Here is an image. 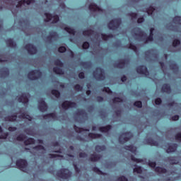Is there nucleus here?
I'll return each mask as SVG.
<instances>
[{"instance_id": "nucleus-1", "label": "nucleus", "mask_w": 181, "mask_h": 181, "mask_svg": "<svg viewBox=\"0 0 181 181\" xmlns=\"http://www.w3.org/2000/svg\"><path fill=\"white\" fill-rule=\"evenodd\" d=\"M135 33L134 35L140 37L142 40V42L144 43H149V42H153V37L148 35L146 37V33L142 30L141 28L136 27L134 28Z\"/></svg>"}, {"instance_id": "nucleus-2", "label": "nucleus", "mask_w": 181, "mask_h": 181, "mask_svg": "<svg viewBox=\"0 0 181 181\" xmlns=\"http://www.w3.org/2000/svg\"><path fill=\"white\" fill-rule=\"evenodd\" d=\"M93 76L98 81L105 80V71L100 66L96 67L95 71L93 72Z\"/></svg>"}, {"instance_id": "nucleus-3", "label": "nucleus", "mask_w": 181, "mask_h": 181, "mask_svg": "<svg viewBox=\"0 0 181 181\" xmlns=\"http://www.w3.org/2000/svg\"><path fill=\"white\" fill-rule=\"evenodd\" d=\"M130 158L131 160H133V162H136V163H145L146 165H148L150 168H156V162L155 161H151V160H148V162H146V158H136L134 155H131Z\"/></svg>"}, {"instance_id": "nucleus-4", "label": "nucleus", "mask_w": 181, "mask_h": 181, "mask_svg": "<svg viewBox=\"0 0 181 181\" xmlns=\"http://www.w3.org/2000/svg\"><path fill=\"white\" fill-rule=\"evenodd\" d=\"M121 18H115L107 23V28L110 30H117V29H118L121 25Z\"/></svg>"}, {"instance_id": "nucleus-5", "label": "nucleus", "mask_w": 181, "mask_h": 181, "mask_svg": "<svg viewBox=\"0 0 181 181\" xmlns=\"http://www.w3.org/2000/svg\"><path fill=\"white\" fill-rule=\"evenodd\" d=\"M57 176L61 179H69L71 177V172L67 168H62L57 171Z\"/></svg>"}, {"instance_id": "nucleus-6", "label": "nucleus", "mask_w": 181, "mask_h": 181, "mask_svg": "<svg viewBox=\"0 0 181 181\" xmlns=\"http://www.w3.org/2000/svg\"><path fill=\"white\" fill-rule=\"evenodd\" d=\"M132 136H134V135H132L131 132H126L122 133V135L119 136L118 141L119 144L124 145V144H125V142H128V141H129Z\"/></svg>"}, {"instance_id": "nucleus-7", "label": "nucleus", "mask_w": 181, "mask_h": 181, "mask_svg": "<svg viewBox=\"0 0 181 181\" xmlns=\"http://www.w3.org/2000/svg\"><path fill=\"white\" fill-rule=\"evenodd\" d=\"M42 77V71L39 69L32 70L28 74V78L29 80H39Z\"/></svg>"}, {"instance_id": "nucleus-8", "label": "nucleus", "mask_w": 181, "mask_h": 181, "mask_svg": "<svg viewBox=\"0 0 181 181\" xmlns=\"http://www.w3.org/2000/svg\"><path fill=\"white\" fill-rule=\"evenodd\" d=\"M16 165L20 170H23V172H25L26 170V168H28V161L25 159L20 158L16 160Z\"/></svg>"}, {"instance_id": "nucleus-9", "label": "nucleus", "mask_w": 181, "mask_h": 181, "mask_svg": "<svg viewBox=\"0 0 181 181\" xmlns=\"http://www.w3.org/2000/svg\"><path fill=\"white\" fill-rule=\"evenodd\" d=\"M136 71L138 74H143L148 77L149 76V71H148V67L145 65H140L136 68Z\"/></svg>"}, {"instance_id": "nucleus-10", "label": "nucleus", "mask_w": 181, "mask_h": 181, "mask_svg": "<svg viewBox=\"0 0 181 181\" xmlns=\"http://www.w3.org/2000/svg\"><path fill=\"white\" fill-rule=\"evenodd\" d=\"M45 16H46V19H45V22H50V21L53 19L52 23H57V22L60 21V18L57 15L53 16L52 13H45Z\"/></svg>"}, {"instance_id": "nucleus-11", "label": "nucleus", "mask_w": 181, "mask_h": 181, "mask_svg": "<svg viewBox=\"0 0 181 181\" xmlns=\"http://www.w3.org/2000/svg\"><path fill=\"white\" fill-rule=\"evenodd\" d=\"M24 49L27 50L28 54H36L37 53V48L33 44H26L24 46Z\"/></svg>"}, {"instance_id": "nucleus-12", "label": "nucleus", "mask_w": 181, "mask_h": 181, "mask_svg": "<svg viewBox=\"0 0 181 181\" xmlns=\"http://www.w3.org/2000/svg\"><path fill=\"white\" fill-rule=\"evenodd\" d=\"M62 108L63 110H69V108H76L77 107V103L75 102H71L70 100H65L62 104L61 105Z\"/></svg>"}, {"instance_id": "nucleus-13", "label": "nucleus", "mask_w": 181, "mask_h": 181, "mask_svg": "<svg viewBox=\"0 0 181 181\" xmlns=\"http://www.w3.org/2000/svg\"><path fill=\"white\" fill-rule=\"evenodd\" d=\"M38 103H39V105H38V110L41 112H45V111H47V109L49 108V107L47 106V104L46 103L45 100L40 99L39 100Z\"/></svg>"}, {"instance_id": "nucleus-14", "label": "nucleus", "mask_w": 181, "mask_h": 181, "mask_svg": "<svg viewBox=\"0 0 181 181\" xmlns=\"http://www.w3.org/2000/svg\"><path fill=\"white\" fill-rule=\"evenodd\" d=\"M166 148L167 153H172L173 152H176L177 149V144H168Z\"/></svg>"}, {"instance_id": "nucleus-15", "label": "nucleus", "mask_w": 181, "mask_h": 181, "mask_svg": "<svg viewBox=\"0 0 181 181\" xmlns=\"http://www.w3.org/2000/svg\"><path fill=\"white\" fill-rule=\"evenodd\" d=\"M144 143L146 145H151V146H159V141H155L151 137L144 139Z\"/></svg>"}, {"instance_id": "nucleus-16", "label": "nucleus", "mask_w": 181, "mask_h": 181, "mask_svg": "<svg viewBox=\"0 0 181 181\" xmlns=\"http://www.w3.org/2000/svg\"><path fill=\"white\" fill-rule=\"evenodd\" d=\"M28 94L23 93L18 98V103H22L23 104H28L29 103V98H28Z\"/></svg>"}, {"instance_id": "nucleus-17", "label": "nucleus", "mask_w": 181, "mask_h": 181, "mask_svg": "<svg viewBox=\"0 0 181 181\" xmlns=\"http://www.w3.org/2000/svg\"><path fill=\"white\" fill-rule=\"evenodd\" d=\"M89 10L91 11V12H103L102 8L97 6V4L95 3H91L89 5Z\"/></svg>"}, {"instance_id": "nucleus-18", "label": "nucleus", "mask_w": 181, "mask_h": 181, "mask_svg": "<svg viewBox=\"0 0 181 181\" xmlns=\"http://www.w3.org/2000/svg\"><path fill=\"white\" fill-rule=\"evenodd\" d=\"M161 90L163 93H166V94H170L172 93V88L168 83H164L162 86Z\"/></svg>"}, {"instance_id": "nucleus-19", "label": "nucleus", "mask_w": 181, "mask_h": 181, "mask_svg": "<svg viewBox=\"0 0 181 181\" xmlns=\"http://www.w3.org/2000/svg\"><path fill=\"white\" fill-rule=\"evenodd\" d=\"M59 37V34L56 31H51L49 35L47 36V40L48 42H52V39H57Z\"/></svg>"}, {"instance_id": "nucleus-20", "label": "nucleus", "mask_w": 181, "mask_h": 181, "mask_svg": "<svg viewBox=\"0 0 181 181\" xmlns=\"http://www.w3.org/2000/svg\"><path fill=\"white\" fill-rule=\"evenodd\" d=\"M33 2H35V0H20L16 5V8H21V6L25 5V4H26V5H30Z\"/></svg>"}, {"instance_id": "nucleus-21", "label": "nucleus", "mask_w": 181, "mask_h": 181, "mask_svg": "<svg viewBox=\"0 0 181 181\" xmlns=\"http://www.w3.org/2000/svg\"><path fill=\"white\" fill-rule=\"evenodd\" d=\"M127 63H128V60L122 59L118 63L115 64V67H116L117 69H124Z\"/></svg>"}, {"instance_id": "nucleus-22", "label": "nucleus", "mask_w": 181, "mask_h": 181, "mask_svg": "<svg viewBox=\"0 0 181 181\" xmlns=\"http://www.w3.org/2000/svg\"><path fill=\"white\" fill-rule=\"evenodd\" d=\"M100 159H101V155L95 153L91 154L90 158H89L90 162H98Z\"/></svg>"}, {"instance_id": "nucleus-23", "label": "nucleus", "mask_w": 181, "mask_h": 181, "mask_svg": "<svg viewBox=\"0 0 181 181\" xmlns=\"http://www.w3.org/2000/svg\"><path fill=\"white\" fill-rule=\"evenodd\" d=\"M18 118V113H14L11 116H7L5 117L6 121H8L9 122H15Z\"/></svg>"}, {"instance_id": "nucleus-24", "label": "nucleus", "mask_w": 181, "mask_h": 181, "mask_svg": "<svg viewBox=\"0 0 181 181\" xmlns=\"http://www.w3.org/2000/svg\"><path fill=\"white\" fill-rule=\"evenodd\" d=\"M6 43L7 45V46H8V47H16V42H15V41H13V40L12 38H8L6 40Z\"/></svg>"}, {"instance_id": "nucleus-25", "label": "nucleus", "mask_w": 181, "mask_h": 181, "mask_svg": "<svg viewBox=\"0 0 181 181\" xmlns=\"http://www.w3.org/2000/svg\"><path fill=\"white\" fill-rule=\"evenodd\" d=\"M123 148L126 151H129L132 153H135L136 152V147L134 145L124 146Z\"/></svg>"}, {"instance_id": "nucleus-26", "label": "nucleus", "mask_w": 181, "mask_h": 181, "mask_svg": "<svg viewBox=\"0 0 181 181\" xmlns=\"http://www.w3.org/2000/svg\"><path fill=\"white\" fill-rule=\"evenodd\" d=\"M112 128V126H111V124H107L106 126L99 127V131L100 132H108V131H110Z\"/></svg>"}, {"instance_id": "nucleus-27", "label": "nucleus", "mask_w": 181, "mask_h": 181, "mask_svg": "<svg viewBox=\"0 0 181 181\" xmlns=\"http://www.w3.org/2000/svg\"><path fill=\"white\" fill-rule=\"evenodd\" d=\"M74 129L78 134H81V132H87L90 131V129H84V128H82V127H78L76 125L74 126Z\"/></svg>"}, {"instance_id": "nucleus-28", "label": "nucleus", "mask_w": 181, "mask_h": 181, "mask_svg": "<svg viewBox=\"0 0 181 181\" xmlns=\"http://www.w3.org/2000/svg\"><path fill=\"white\" fill-rule=\"evenodd\" d=\"M44 119H46L47 118H52L53 119H57V115L54 112L52 113H48L43 115Z\"/></svg>"}, {"instance_id": "nucleus-29", "label": "nucleus", "mask_w": 181, "mask_h": 181, "mask_svg": "<svg viewBox=\"0 0 181 181\" xmlns=\"http://www.w3.org/2000/svg\"><path fill=\"white\" fill-rule=\"evenodd\" d=\"M18 118H23V119H28V121L32 120V117L26 112L21 113V115L18 116Z\"/></svg>"}, {"instance_id": "nucleus-30", "label": "nucleus", "mask_w": 181, "mask_h": 181, "mask_svg": "<svg viewBox=\"0 0 181 181\" xmlns=\"http://www.w3.org/2000/svg\"><path fill=\"white\" fill-rule=\"evenodd\" d=\"M53 71L54 73H55V74H59V76L64 74V71H63V69L60 67H57V66L54 67Z\"/></svg>"}, {"instance_id": "nucleus-31", "label": "nucleus", "mask_w": 181, "mask_h": 181, "mask_svg": "<svg viewBox=\"0 0 181 181\" xmlns=\"http://www.w3.org/2000/svg\"><path fill=\"white\" fill-rule=\"evenodd\" d=\"M35 139L28 138L24 141V145H25V146H28V145H35Z\"/></svg>"}, {"instance_id": "nucleus-32", "label": "nucleus", "mask_w": 181, "mask_h": 181, "mask_svg": "<svg viewBox=\"0 0 181 181\" xmlns=\"http://www.w3.org/2000/svg\"><path fill=\"white\" fill-rule=\"evenodd\" d=\"M88 136L91 139H97L98 138H101V136H103V135L101 134H97V133H89Z\"/></svg>"}, {"instance_id": "nucleus-33", "label": "nucleus", "mask_w": 181, "mask_h": 181, "mask_svg": "<svg viewBox=\"0 0 181 181\" xmlns=\"http://www.w3.org/2000/svg\"><path fill=\"white\" fill-rule=\"evenodd\" d=\"M112 37H114V35L111 33L109 35L104 34V33L101 34V38L103 39V40H105V41L108 40V39H112Z\"/></svg>"}, {"instance_id": "nucleus-34", "label": "nucleus", "mask_w": 181, "mask_h": 181, "mask_svg": "<svg viewBox=\"0 0 181 181\" xmlns=\"http://www.w3.org/2000/svg\"><path fill=\"white\" fill-rule=\"evenodd\" d=\"M64 30L66 32H67L68 33H69V35H76V30H74V28H71L69 26L64 27Z\"/></svg>"}, {"instance_id": "nucleus-35", "label": "nucleus", "mask_w": 181, "mask_h": 181, "mask_svg": "<svg viewBox=\"0 0 181 181\" xmlns=\"http://www.w3.org/2000/svg\"><path fill=\"white\" fill-rule=\"evenodd\" d=\"M135 168L133 169L134 173H139V175L142 174V167L134 165Z\"/></svg>"}, {"instance_id": "nucleus-36", "label": "nucleus", "mask_w": 181, "mask_h": 181, "mask_svg": "<svg viewBox=\"0 0 181 181\" xmlns=\"http://www.w3.org/2000/svg\"><path fill=\"white\" fill-rule=\"evenodd\" d=\"M80 65L82 67H84L85 69H90L91 67L92 64L90 62H81L80 63Z\"/></svg>"}, {"instance_id": "nucleus-37", "label": "nucleus", "mask_w": 181, "mask_h": 181, "mask_svg": "<svg viewBox=\"0 0 181 181\" xmlns=\"http://www.w3.org/2000/svg\"><path fill=\"white\" fill-rule=\"evenodd\" d=\"M94 34V30L92 29L85 30L83 31V36H91V35Z\"/></svg>"}, {"instance_id": "nucleus-38", "label": "nucleus", "mask_w": 181, "mask_h": 181, "mask_svg": "<svg viewBox=\"0 0 181 181\" xmlns=\"http://www.w3.org/2000/svg\"><path fill=\"white\" fill-rule=\"evenodd\" d=\"M51 94H52V95H54V97H56V98H60V91H59L58 90L56 89H52L51 90Z\"/></svg>"}, {"instance_id": "nucleus-39", "label": "nucleus", "mask_w": 181, "mask_h": 181, "mask_svg": "<svg viewBox=\"0 0 181 181\" xmlns=\"http://www.w3.org/2000/svg\"><path fill=\"white\" fill-rule=\"evenodd\" d=\"M170 69L173 71H177L179 70V66H177V64L173 62L170 64Z\"/></svg>"}, {"instance_id": "nucleus-40", "label": "nucleus", "mask_w": 181, "mask_h": 181, "mask_svg": "<svg viewBox=\"0 0 181 181\" xmlns=\"http://www.w3.org/2000/svg\"><path fill=\"white\" fill-rule=\"evenodd\" d=\"M173 23L181 25V16H176L173 18Z\"/></svg>"}, {"instance_id": "nucleus-41", "label": "nucleus", "mask_w": 181, "mask_h": 181, "mask_svg": "<svg viewBox=\"0 0 181 181\" xmlns=\"http://www.w3.org/2000/svg\"><path fill=\"white\" fill-rule=\"evenodd\" d=\"M146 12L148 13V15L149 16H152L153 15V12H155V8L153 6H150L147 9H146Z\"/></svg>"}, {"instance_id": "nucleus-42", "label": "nucleus", "mask_w": 181, "mask_h": 181, "mask_svg": "<svg viewBox=\"0 0 181 181\" xmlns=\"http://www.w3.org/2000/svg\"><path fill=\"white\" fill-rule=\"evenodd\" d=\"M95 149L96 152H101L103 151H105V146L97 145L95 146Z\"/></svg>"}, {"instance_id": "nucleus-43", "label": "nucleus", "mask_w": 181, "mask_h": 181, "mask_svg": "<svg viewBox=\"0 0 181 181\" xmlns=\"http://www.w3.org/2000/svg\"><path fill=\"white\" fill-rule=\"evenodd\" d=\"M26 138H28V136H26V135L21 134H19L16 137V141H25V139H26Z\"/></svg>"}, {"instance_id": "nucleus-44", "label": "nucleus", "mask_w": 181, "mask_h": 181, "mask_svg": "<svg viewBox=\"0 0 181 181\" xmlns=\"http://www.w3.org/2000/svg\"><path fill=\"white\" fill-rule=\"evenodd\" d=\"M1 77H6L9 76V69L8 68H5L4 70L1 71Z\"/></svg>"}, {"instance_id": "nucleus-45", "label": "nucleus", "mask_w": 181, "mask_h": 181, "mask_svg": "<svg viewBox=\"0 0 181 181\" xmlns=\"http://www.w3.org/2000/svg\"><path fill=\"white\" fill-rule=\"evenodd\" d=\"M93 172H95V173H97L98 175H104V173L100 170L98 167H93L92 168Z\"/></svg>"}, {"instance_id": "nucleus-46", "label": "nucleus", "mask_w": 181, "mask_h": 181, "mask_svg": "<svg viewBox=\"0 0 181 181\" xmlns=\"http://www.w3.org/2000/svg\"><path fill=\"white\" fill-rule=\"evenodd\" d=\"M76 115H81V117H84L85 115H87V112H86V110L81 109L78 110L76 112Z\"/></svg>"}, {"instance_id": "nucleus-47", "label": "nucleus", "mask_w": 181, "mask_h": 181, "mask_svg": "<svg viewBox=\"0 0 181 181\" xmlns=\"http://www.w3.org/2000/svg\"><path fill=\"white\" fill-rule=\"evenodd\" d=\"M127 47L129 49H131L134 52H138V48L136 47V46L135 45H134L132 43H130L129 45H127Z\"/></svg>"}, {"instance_id": "nucleus-48", "label": "nucleus", "mask_w": 181, "mask_h": 181, "mask_svg": "<svg viewBox=\"0 0 181 181\" xmlns=\"http://www.w3.org/2000/svg\"><path fill=\"white\" fill-rule=\"evenodd\" d=\"M33 149L35 151H45V146L42 145L35 146V147H33Z\"/></svg>"}, {"instance_id": "nucleus-49", "label": "nucleus", "mask_w": 181, "mask_h": 181, "mask_svg": "<svg viewBox=\"0 0 181 181\" xmlns=\"http://www.w3.org/2000/svg\"><path fill=\"white\" fill-rule=\"evenodd\" d=\"M179 45H180V40L175 39L174 40H173V47H177V46H179Z\"/></svg>"}, {"instance_id": "nucleus-50", "label": "nucleus", "mask_w": 181, "mask_h": 181, "mask_svg": "<svg viewBox=\"0 0 181 181\" xmlns=\"http://www.w3.org/2000/svg\"><path fill=\"white\" fill-rule=\"evenodd\" d=\"M128 16H130V18H132V20L137 19L138 13H137L131 12V13H129L128 14Z\"/></svg>"}, {"instance_id": "nucleus-51", "label": "nucleus", "mask_w": 181, "mask_h": 181, "mask_svg": "<svg viewBox=\"0 0 181 181\" xmlns=\"http://www.w3.org/2000/svg\"><path fill=\"white\" fill-rule=\"evenodd\" d=\"M54 64H55V66H58V67H63V66H64V64L59 59H57L54 61Z\"/></svg>"}, {"instance_id": "nucleus-52", "label": "nucleus", "mask_w": 181, "mask_h": 181, "mask_svg": "<svg viewBox=\"0 0 181 181\" xmlns=\"http://www.w3.org/2000/svg\"><path fill=\"white\" fill-rule=\"evenodd\" d=\"M48 156H49L50 159H54V158H63V156L60 154H48Z\"/></svg>"}, {"instance_id": "nucleus-53", "label": "nucleus", "mask_w": 181, "mask_h": 181, "mask_svg": "<svg viewBox=\"0 0 181 181\" xmlns=\"http://www.w3.org/2000/svg\"><path fill=\"white\" fill-rule=\"evenodd\" d=\"M113 104H117L118 103H122V100L119 97H115L112 99Z\"/></svg>"}, {"instance_id": "nucleus-54", "label": "nucleus", "mask_w": 181, "mask_h": 181, "mask_svg": "<svg viewBox=\"0 0 181 181\" xmlns=\"http://www.w3.org/2000/svg\"><path fill=\"white\" fill-rule=\"evenodd\" d=\"M134 107H137V108H142V102L141 100H137L134 103Z\"/></svg>"}, {"instance_id": "nucleus-55", "label": "nucleus", "mask_w": 181, "mask_h": 181, "mask_svg": "<svg viewBox=\"0 0 181 181\" xmlns=\"http://www.w3.org/2000/svg\"><path fill=\"white\" fill-rule=\"evenodd\" d=\"M74 88L76 90V91H83V86H81L80 84L75 85Z\"/></svg>"}, {"instance_id": "nucleus-56", "label": "nucleus", "mask_w": 181, "mask_h": 181, "mask_svg": "<svg viewBox=\"0 0 181 181\" xmlns=\"http://www.w3.org/2000/svg\"><path fill=\"white\" fill-rule=\"evenodd\" d=\"M67 48H66V47L64 46H61L58 48V52L59 53H65V52H66Z\"/></svg>"}, {"instance_id": "nucleus-57", "label": "nucleus", "mask_w": 181, "mask_h": 181, "mask_svg": "<svg viewBox=\"0 0 181 181\" xmlns=\"http://www.w3.org/2000/svg\"><path fill=\"white\" fill-rule=\"evenodd\" d=\"M82 47L84 49H88L90 47V42L87 41L84 42L82 45Z\"/></svg>"}, {"instance_id": "nucleus-58", "label": "nucleus", "mask_w": 181, "mask_h": 181, "mask_svg": "<svg viewBox=\"0 0 181 181\" xmlns=\"http://www.w3.org/2000/svg\"><path fill=\"white\" fill-rule=\"evenodd\" d=\"M9 136L8 132L3 133L1 135H0V139H6Z\"/></svg>"}, {"instance_id": "nucleus-59", "label": "nucleus", "mask_w": 181, "mask_h": 181, "mask_svg": "<svg viewBox=\"0 0 181 181\" xmlns=\"http://www.w3.org/2000/svg\"><path fill=\"white\" fill-rule=\"evenodd\" d=\"M116 181H128V178H127L125 176L122 175L117 178Z\"/></svg>"}, {"instance_id": "nucleus-60", "label": "nucleus", "mask_w": 181, "mask_h": 181, "mask_svg": "<svg viewBox=\"0 0 181 181\" xmlns=\"http://www.w3.org/2000/svg\"><path fill=\"white\" fill-rule=\"evenodd\" d=\"M175 139L176 141L181 142V132H178L175 135Z\"/></svg>"}, {"instance_id": "nucleus-61", "label": "nucleus", "mask_w": 181, "mask_h": 181, "mask_svg": "<svg viewBox=\"0 0 181 181\" xmlns=\"http://www.w3.org/2000/svg\"><path fill=\"white\" fill-rule=\"evenodd\" d=\"M103 91H105V93H107V94L112 93V90H111L110 88H108V87H104L103 88Z\"/></svg>"}, {"instance_id": "nucleus-62", "label": "nucleus", "mask_w": 181, "mask_h": 181, "mask_svg": "<svg viewBox=\"0 0 181 181\" xmlns=\"http://www.w3.org/2000/svg\"><path fill=\"white\" fill-rule=\"evenodd\" d=\"M73 166L74 168V170L76 171V173H80V168H78V166H77V164L74 163Z\"/></svg>"}, {"instance_id": "nucleus-63", "label": "nucleus", "mask_w": 181, "mask_h": 181, "mask_svg": "<svg viewBox=\"0 0 181 181\" xmlns=\"http://www.w3.org/2000/svg\"><path fill=\"white\" fill-rule=\"evenodd\" d=\"M159 173H168V170L166 168H159Z\"/></svg>"}, {"instance_id": "nucleus-64", "label": "nucleus", "mask_w": 181, "mask_h": 181, "mask_svg": "<svg viewBox=\"0 0 181 181\" xmlns=\"http://www.w3.org/2000/svg\"><path fill=\"white\" fill-rule=\"evenodd\" d=\"M86 76L84 74V72H80L78 74V78H81V80H83V78H85Z\"/></svg>"}]
</instances>
